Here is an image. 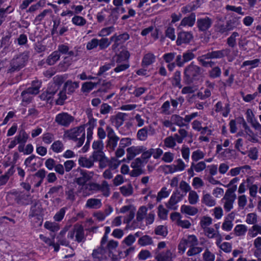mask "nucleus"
Segmentation results:
<instances>
[{
  "instance_id": "f257e3e1",
  "label": "nucleus",
  "mask_w": 261,
  "mask_h": 261,
  "mask_svg": "<svg viewBox=\"0 0 261 261\" xmlns=\"http://www.w3.org/2000/svg\"><path fill=\"white\" fill-rule=\"evenodd\" d=\"M166 247V243L162 241L158 243L157 247L153 251L154 258L156 261H174L176 257L174 249H167L162 250Z\"/></svg>"
},
{
  "instance_id": "f03ea898",
  "label": "nucleus",
  "mask_w": 261,
  "mask_h": 261,
  "mask_svg": "<svg viewBox=\"0 0 261 261\" xmlns=\"http://www.w3.org/2000/svg\"><path fill=\"white\" fill-rule=\"evenodd\" d=\"M202 73V69L192 62L184 69V80L186 84L193 83L194 82L198 81Z\"/></svg>"
},
{
  "instance_id": "7ed1b4c3",
  "label": "nucleus",
  "mask_w": 261,
  "mask_h": 261,
  "mask_svg": "<svg viewBox=\"0 0 261 261\" xmlns=\"http://www.w3.org/2000/svg\"><path fill=\"white\" fill-rule=\"evenodd\" d=\"M254 182V178L253 176H249L245 180H243L239 187L238 193L244 194L248 189L250 197L253 199L256 198L257 196V192H259V187Z\"/></svg>"
},
{
  "instance_id": "20e7f679",
  "label": "nucleus",
  "mask_w": 261,
  "mask_h": 261,
  "mask_svg": "<svg viewBox=\"0 0 261 261\" xmlns=\"http://www.w3.org/2000/svg\"><path fill=\"white\" fill-rule=\"evenodd\" d=\"M114 247H102L100 243V247L93 251L92 255L94 261H114Z\"/></svg>"
},
{
  "instance_id": "39448f33",
  "label": "nucleus",
  "mask_w": 261,
  "mask_h": 261,
  "mask_svg": "<svg viewBox=\"0 0 261 261\" xmlns=\"http://www.w3.org/2000/svg\"><path fill=\"white\" fill-rule=\"evenodd\" d=\"M29 58L28 52H24L14 58L10 62V67L7 70V73H12L15 71H19L25 66Z\"/></svg>"
},
{
  "instance_id": "423d86ee",
  "label": "nucleus",
  "mask_w": 261,
  "mask_h": 261,
  "mask_svg": "<svg viewBox=\"0 0 261 261\" xmlns=\"http://www.w3.org/2000/svg\"><path fill=\"white\" fill-rule=\"evenodd\" d=\"M198 245V240L195 235H186L179 241L178 245V253L182 254L185 252L187 248L197 246Z\"/></svg>"
},
{
  "instance_id": "0eeeda50",
  "label": "nucleus",
  "mask_w": 261,
  "mask_h": 261,
  "mask_svg": "<svg viewBox=\"0 0 261 261\" xmlns=\"http://www.w3.org/2000/svg\"><path fill=\"white\" fill-rule=\"evenodd\" d=\"M234 192L235 188H228L221 199L224 209L227 212L230 211L233 207V203L236 199Z\"/></svg>"
},
{
  "instance_id": "6e6552de",
  "label": "nucleus",
  "mask_w": 261,
  "mask_h": 261,
  "mask_svg": "<svg viewBox=\"0 0 261 261\" xmlns=\"http://www.w3.org/2000/svg\"><path fill=\"white\" fill-rule=\"evenodd\" d=\"M86 189L92 191H100L103 192L105 196H108L109 195V185L108 182L106 180H103L101 185L91 182L86 185Z\"/></svg>"
},
{
  "instance_id": "1a4fd4ad",
  "label": "nucleus",
  "mask_w": 261,
  "mask_h": 261,
  "mask_svg": "<svg viewBox=\"0 0 261 261\" xmlns=\"http://www.w3.org/2000/svg\"><path fill=\"white\" fill-rule=\"evenodd\" d=\"M213 19L209 17L205 16L198 18L197 20V26L199 31L205 32L212 25Z\"/></svg>"
},
{
  "instance_id": "9d476101",
  "label": "nucleus",
  "mask_w": 261,
  "mask_h": 261,
  "mask_svg": "<svg viewBox=\"0 0 261 261\" xmlns=\"http://www.w3.org/2000/svg\"><path fill=\"white\" fill-rule=\"evenodd\" d=\"M74 119L73 116L68 113L63 112L56 116L55 121L59 125L67 127L73 121Z\"/></svg>"
},
{
  "instance_id": "9b49d317",
  "label": "nucleus",
  "mask_w": 261,
  "mask_h": 261,
  "mask_svg": "<svg viewBox=\"0 0 261 261\" xmlns=\"http://www.w3.org/2000/svg\"><path fill=\"white\" fill-rule=\"evenodd\" d=\"M85 133V125H81L79 127H74L66 132L67 137L74 141H77L78 140L77 137L80 136L81 134V136H84Z\"/></svg>"
},
{
  "instance_id": "f8f14e48",
  "label": "nucleus",
  "mask_w": 261,
  "mask_h": 261,
  "mask_svg": "<svg viewBox=\"0 0 261 261\" xmlns=\"http://www.w3.org/2000/svg\"><path fill=\"white\" fill-rule=\"evenodd\" d=\"M182 197V196L180 195L179 192L173 193L168 202L166 204L167 207L170 210H177V204L181 200Z\"/></svg>"
},
{
  "instance_id": "ddd939ff",
  "label": "nucleus",
  "mask_w": 261,
  "mask_h": 261,
  "mask_svg": "<svg viewBox=\"0 0 261 261\" xmlns=\"http://www.w3.org/2000/svg\"><path fill=\"white\" fill-rule=\"evenodd\" d=\"M193 37V35L191 32H180L177 35L176 44L181 45L182 44H188L192 40Z\"/></svg>"
},
{
  "instance_id": "4468645a",
  "label": "nucleus",
  "mask_w": 261,
  "mask_h": 261,
  "mask_svg": "<svg viewBox=\"0 0 261 261\" xmlns=\"http://www.w3.org/2000/svg\"><path fill=\"white\" fill-rule=\"evenodd\" d=\"M230 106L229 102L225 103L223 107L222 102L219 101L215 105V111L217 113L221 112L223 117H226L230 112Z\"/></svg>"
},
{
  "instance_id": "2eb2a0df",
  "label": "nucleus",
  "mask_w": 261,
  "mask_h": 261,
  "mask_svg": "<svg viewBox=\"0 0 261 261\" xmlns=\"http://www.w3.org/2000/svg\"><path fill=\"white\" fill-rule=\"evenodd\" d=\"M241 17L232 15L226 20V23L229 31H232L235 29H240L242 27Z\"/></svg>"
},
{
  "instance_id": "dca6fc26",
  "label": "nucleus",
  "mask_w": 261,
  "mask_h": 261,
  "mask_svg": "<svg viewBox=\"0 0 261 261\" xmlns=\"http://www.w3.org/2000/svg\"><path fill=\"white\" fill-rule=\"evenodd\" d=\"M146 150L143 146H133L127 149V158L128 160H132L135 156L142 153Z\"/></svg>"
},
{
  "instance_id": "f3484780",
  "label": "nucleus",
  "mask_w": 261,
  "mask_h": 261,
  "mask_svg": "<svg viewBox=\"0 0 261 261\" xmlns=\"http://www.w3.org/2000/svg\"><path fill=\"white\" fill-rule=\"evenodd\" d=\"M243 127L245 130V134L243 135L245 138L252 143H257L259 142L256 135L254 133L245 122L243 124Z\"/></svg>"
},
{
  "instance_id": "a211bd4d",
  "label": "nucleus",
  "mask_w": 261,
  "mask_h": 261,
  "mask_svg": "<svg viewBox=\"0 0 261 261\" xmlns=\"http://www.w3.org/2000/svg\"><path fill=\"white\" fill-rule=\"evenodd\" d=\"M246 117L248 122L250 123L254 128L261 127V124L255 118V115L251 109H248L247 110Z\"/></svg>"
},
{
  "instance_id": "6ab92c4d",
  "label": "nucleus",
  "mask_w": 261,
  "mask_h": 261,
  "mask_svg": "<svg viewBox=\"0 0 261 261\" xmlns=\"http://www.w3.org/2000/svg\"><path fill=\"white\" fill-rule=\"evenodd\" d=\"M120 49V50H119V53L116 54L117 59L116 62L129 63L128 59L129 58L130 55L128 51L127 50V49L123 46H121Z\"/></svg>"
},
{
  "instance_id": "aec40b11",
  "label": "nucleus",
  "mask_w": 261,
  "mask_h": 261,
  "mask_svg": "<svg viewBox=\"0 0 261 261\" xmlns=\"http://www.w3.org/2000/svg\"><path fill=\"white\" fill-rule=\"evenodd\" d=\"M196 21V15L194 13H192L187 17H185L180 21L179 27H192Z\"/></svg>"
},
{
  "instance_id": "412c9836",
  "label": "nucleus",
  "mask_w": 261,
  "mask_h": 261,
  "mask_svg": "<svg viewBox=\"0 0 261 261\" xmlns=\"http://www.w3.org/2000/svg\"><path fill=\"white\" fill-rule=\"evenodd\" d=\"M81 176L76 178V182L80 186H84L86 182L90 180L92 177L93 173L90 172L88 173L86 171L80 169Z\"/></svg>"
},
{
  "instance_id": "4be33fe9",
  "label": "nucleus",
  "mask_w": 261,
  "mask_h": 261,
  "mask_svg": "<svg viewBox=\"0 0 261 261\" xmlns=\"http://www.w3.org/2000/svg\"><path fill=\"white\" fill-rule=\"evenodd\" d=\"M110 227L107 226L105 227V233L100 242L102 247L104 246L105 248L107 247V248H109L114 247V241L113 240H108V235L110 233Z\"/></svg>"
},
{
  "instance_id": "5701e85b",
  "label": "nucleus",
  "mask_w": 261,
  "mask_h": 261,
  "mask_svg": "<svg viewBox=\"0 0 261 261\" xmlns=\"http://www.w3.org/2000/svg\"><path fill=\"white\" fill-rule=\"evenodd\" d=\"M201 202L208 207L214 206L216 204L215 199L208 193L203 191Z\"/></svg>"
},
{
  "instance_id": "b1692460",
  "label": "nucleus",
  "mask_w": 261,
  "mask_h": 261,
  "mask_svg": "<svg viewBox=\"0 0 261 261\" xmlns=\"http://www.w3.org/2000/svg\"><path fill=\"white\" fill-rule=\"evenodd\" d=\"M155 61V56L151 53L145 54L142 58L141 65L143 67H147Z\"/></svg>"
},
{
  "instance_id": "393cba45",
  "label": "nucleus",
  "mask_w": 261,
  "mask_h": 261,
  "mask_svg": "<svg viewBox=\"0 0 261 261\" xmlns=\"http://www.w3.org/2000/svg\"><path fill=\"white\" fill-rule=\"evenodd\" d=\"M75 241L78 243L84 242L86 240L83 226L77 224H75Z\"/></svg>"
},
{
  "instance_id": "a878e982",
  "label": "nucleus",
  "mask_w": 261,
  "mask_h": 261,
  "mask_svg": "<svg viewBox=\"0 0 261 261\" xmlns=\"http://www.w3.org/2000/svg\"><path fill=\"white\" fill-rule=\"evenodd\" d=\"M180 212L182 214L193 216L198 213V209L190 205L183 204L181 206Z\"/></svg>"
},
{
  "instance_id": "bb28decb",
  "label": "nucleus",
  "mask_w": 261,
  "mask_h": 261,
  "mask_svg": "<svg viewBox=\"0 0 261 261\" xmlns=\"http://www.w3.org/2000/svg\"><path fill=\"white\" fill-rule=\"evenodd\" d=\"M230 52L231 50L228 48H224L221 50L212 51L213 58L221 59L225 57H228Z\"/></svg>"
},
{
  "instance_id": "cd10ccee",
  "label": "nucleus",
  "mask_w": 261,
  "mask_h": 261,
  "mask_svg": "<svg viewBox=\"0 0 261 261\" xmlns=\"http://www.w3.org/2000/svg\"><path fill=\"white\" fill-rule=\"evenodd\" d=\"M138 244L141 246L154 245L152 238L148 235H144L141 237L138 241Z\"/></svg>"
},
{
  "instance_id": "c85d7f7f",
  "label": "nucleus",
  "mask_w": 261,
  "mask_h": 261,
  "mask_svg": "<svg viewBox=\"0 0 261 261\" xmlns=\"http://www.w3.org/2000/svg\"><path fill=\"white\" fill-rule=\"evenodd\" d=\"M107 131L108 132V137L109 140L107 145V147H109L112 150H114V134L113 129L110 127H107Z\"/></svg>"
},
{
  "instance_id": "c756f323",
  "label": "nucleus",
  "mask_w": 261,
  "mask_h": 261,
  "mask_svg": "<svg viewBox=\"0 0 261 261\" xmlns=\"http://www.w3.org/2000/svg\"><path fill=\"white\" fill-rule=\"evenodd\" d=\"M79 87V83L76 82H72L71 81H67L64 85V90H66V89H68V94H71L73 93L75 91V89Z\"/></svg>"
},
{
  "instance_id": "7c9ffc66",
  "label": "nucleus",
  "mask_w": 261,
  "mask_h": 261,
  "mask_svg": "<svg viewBox=\"0 0 261 261\" xmlns=\"http://www.w3.org/2000/svg\"><path fill=\"white\" fill-rule=\"evenodd\" d=\"M221 74V69L218 66H214L208 71L209 77L213 79L220 77Z\"/></svg>"
},
{
  "instance_id": "2f4dec72",
  "label": "nucleus",
  "mask_w": 261,
  "mask_h": 261,
  "mask_svg": "<svg viewBox=\"0 0 261 261\" xmlns=\"http://www.w3.org/2000/svg\"><path fill=\"white\" fill-rule=\"evenodd\" d=\"M102 204L100 199L91 198L87 201L86 206L89 208H98Z\"/></svg>"
},
{
  "instance_id": "473e14b6",
  "label": "nucleus",
  "mask_w": 261,
  "mask_h": 261,
  "mask_svg": "<svg viewBox=\"0 0 261 261\" xmlns=\"http://www.w3.org/2000/svg\"><path fill=\"white\" fill-rule=\"evenodd\" d=\"M63 187L61 185H58L57 186H54L50 188L48 192V194L50 196L54 195L57 196L58 195H63Z\"/></svg>"
},
{
  "instance_id": "72a5a7b5",
  "label": "nucleus",
  "mask_w": 261,
  "mask_h": 261,
  "mask_svg": "<svg viewBox=\"0 0 261 261\" xmlns=\"http://www.w3.org/2000/svg\"><path fill=\"white\" fill-rule=\"evenodd\" d=\"M29 138V135L24 129H21L15 137L18 144L25 143Z\"/></svg>"
},
{
  "instance_id": "f704fd0d",
  "label": "nucleus",
  "mask_w": 261,
  "mask_h": 261,
  "mask_svg": "<svg viewBox=\"0 0 261 261\" xmlns=\"http://www.w3.org/2000/svg\"><path fill=\"white\" fill-rule=\"evenodd\" d=\"M239 36L237 32H233L231 35L227 39L226 43L229 47L234 48L237 45L236 38Z\"/></svg>"
},
{
  "instance_id": "c9c22d12",
  "label": "nucleus",
  "mask_w": 261,
  "mask_h": 261,
  "mask_svg": "<svg viewBox=\"0 0 261 261\" xmlns=\"http://www.w3.org/2000/svg\"><path fill=\"white\" fill-rule=\"evenodd\" d=\"M188 199L191 205H195L199 201V197L196 191L192 190L189 193Z\"/></svg>"
},
{
  "instance_id": "e433bc0d",
  "label": "nucleus",
  "mask_w": 261,
  "mask_h": 261,
  "mask_svg": "<svg viewBox=\"0 0 261 261\" xmlns=\"http://www.w3.org/2000/svg\"><path fill=\"white\" fill-rule=\"evenodd\" d=\"M260 63V60L259 59H255L252 60H247L244 61L242 65L241 68L247 66H249V69H251L259 66Z\"/></svg>"
},
{
  "instance_id": "4c0bfd02",
  "label": "nucleus",
  "mask_w": 261,
  "mask_h": 261,
  "mask_svg": "<svg viewBox=\"0 0 261 261\" xmlns=\"http://www.w3.org/2000/svg\"><path fill=\"white\" fill-rule=\"evenodd\" d=\"M174 163L175 164H172V166L175 172L182 171L185 170L186 166L181 159L175 160Z\"/></svg>"
},
{
  "instance_id": "58836bf2",
  "label": "nucleus",
  "mask_w": 261,
  "mask_h": 261,
  "mask_svg": "<svg viewBox=\"0 0 261 261\" xmlns=\"http://www.w3.org/2000/svg\"><path fill=\"white\" fill-rule=\"evenodd\" d=\"M247 230V226L243 224H238L234 228V232L236 236L245 235Z\"/></svg>"
},
{
  "instance_id": "ea45409f",
  "label": "nucleus",
  "mask_w": 261,
  "mask_h": 261,
  "mask_svg": "<svg viewBox=\"0 0 261 261\" xmlns=\"http://www.w3.org/2000/svg\"><path fill=\"white\" fill-rule=\"evenodd\" d=\"M39 86H35L34 82L33 83V86L28 88L27 89L23 90L21 94V96L24 94H37L39 92Z\"/></svg>"
},
{
  "instance_id": "a19ab883",
  "label": "nucleus",
  "mask_w": 261,
  "mask_h": 261,
  "mask_svg": "<svg viewBox=\"0 0 261 261\" xmlns=\"http://www.w3.org/2000/svg\"><path fill=\"white\" fill-rule=\"evenodd\" d=\"M212 218L209 216H205L202 217L200 221V226L204 230L209 228L208 226L212 223Z\"/></svg>"
},
{
  "instance_id": "79ce46f5",
  "label": "nucleus",
  "mask_w": 261,
  "mask_h": 261,
  "mask_svg": "<svg viewBox=\"0 0 261 261\" xmlns=\"http://www.w3.org/2000/svg\"><path fill=\"white\" fill-rule=\"evenodd\" d=\"M59 58L60 53L58 51H55L48 56L46 62L48 65H53L55 64Z\"/></svg>"
},
{
  "instance_id": "37998d69",
  "label": "nucleus",
  "mask_w": 261,
  "mask_h": 261,
  "mask_svg": "<svg viewBox=\"0 0 261 261\" xmlns=\"http://www.w3.org/2000/svg\"><path fill=\"white\" fill-rule=\"evenodd\" d=\"M148 127H144L139 129L137 134V137L138 140L140 141H145L148 137Z\"/></svg>"
},
{
  "instance_id": "c03bdc74",
  "label": "nucleus",
  "mask_w": 261,
  "mask_h": 261,
  "mask_svg": "<svg viewBox=\"0 0 261 261\" xmlns=\"http://www.w3.org/2000/svg\"><path fill=\"white\" fill-rule=\"evenodd\" d=\"M51 13L52 10L51 9H45L43 10L41 13H40L35 17L34 20V23L36 24H39L47 14Z\"/></svg>"
},
{
  "instance_id": "a18cd8bd",
  "label": "nucleus",
  "mask_w": 261,
  "mask_h": 261,
  "mask_svg": "<svg viewBox=\"0 0 261 261\" xmlns=\"http://www.w3.org/2000/svg\"><path fill=\"white\" fill-rule=\"evenodd\" d=\"M171 121H172L176 125L180 127H183L186 125L185 123L184 118H182L178 115H172Z\"/></svg>"
},
{
  "instance_id": "49530a36",
  "label": "nucleus",
  "mask_w": 261,
  "mask_h": 261,
  "mask_svg": "<svg viewBox=\"0 0 261 261\" xmlns=\"http://www.w3.org/2000/svg\"><path fill=\"white\" fill-rule=\"evenodd\" d=\"M180 81V72L179 71H176L174 72V76L172 82L173 86L179 88H181L182 85H181Z\"/></svg>"
},
{
  "instance_id": "de8ad7c7",
  "label": "nucleus",
  "mask_w": 261,
  "mask_h": 261,
  "mask_svg": "<svg viewBox=\"0 0 261 261\" xmlns=\"http://www.w3.org/2000/svg\"><path fill=\"white\" fill-rule=\"evenodd\" d=\"M164 146L169 148H173L176 145V142L173 137L170 136L166 137L164 140Z\"/></svg>"
},
{
  "instance_id": "09e8293b",
  "label": "nucleus",
  "mask_w": 261,
  "mask_h": 261,
  "mask_svg": "<svg viewBox=\"0 0 261 261\" xmlns=\"http://www.w3.org/2000/svg\"><path fill=\"white\" fill-rule=\"evenodd\" d=\"M147 208L145 206H141L137 213L136 219L138 221L141 222L144 218L146 215Z\"/></svg>"
},
{
  "instance_id": "8fccbe9b",
  "label": "nucleus",
  "mask_w": 261,
  "mask_h": 261,
  "mask_svg": "<svg viewBox=\"0 0 261 261\" xmlns=\"http://www.w3.org/2000/svg\"><path fill=\"white\" fill-rule=\"evenodd\" d=\"M38 202L35 201L32 205L30 210V212L29 215L30 218H32L36 216H38L40 213V208L39 206H37Z\"/></svg>"
},
{
  "instance_id": "3c124183",
  "label": "nucleus",
  "mask_w": 261,
  "mask_h": 261,
  "mask_svg": "<svg viewBox=\"0 0 261 261\" xmlns=\"http://www.w3.org/2000/svg\"><path fill=\"white\" fill-rule=\"evenodd\" d=\"M79 163L80 166L88 168L94 165L93 161H91L90 159L84 157H81L79 159Z\"/></svg>"
},
{
  "instance_id": "603ef678",
  "label": "nucleus",
  "mask_w": 261,
  "mask_h": 261,
  "mask_svg": "<svg viewBox=\"0 0 261 261\" xmlns=\"http://www.w3.org/2000/svg\"><path fill=\"white\" fill-rule=\"evenodd\" d=\"M50 148L55 152H61L63 150L64 145L61 141H56L51 145Z\"/></svg>"
},
{
  "instance_id": "864d4df0",
  "label": "nucleus",
  "mask_w": 261,
  "mask_h": 261,
  "mask_svg": "<svg viewBox=\"0 0 261 261\" xmlns=\"http://www.w3.org/2000/svg\"><path fill=\"white\" fill-rule=\"evenodd\" d=\"M99 83H93L91 82H85L84 83L82 87V91L83 92L89 93L91 90H92L94 87Z\"/></svg>"
},
{
  "instance_id": "5fc2aeb1",
  "label": "nucleus",
  "mask_w": 261,
  "mask_h": 261,
  "mask_svg": "<svg viewBox=\"0 0 261 261\" xmlns=\"http://www.w3.org/2000/svg\"><path fill=\"white\" fill-rule=\"evenodd\" d=\"M205 156V153L201 150L197 149L192 152V159L194 162H197L203 159Z\"/></svg>"
},
{
  "instance_id": "6e6d98bb",
  "label": "nucleus",
  "mask_w": 261,
  "mask_h": 261,
  "mask_svg": "<svg viewBox=\"0 0 261 261\" xmlns=\"http://www.w3.org/2000/svg\"><path fill=\"white\" fill-rule=\"evenodd\" d=\"M154 233L156 235L165 237L168 234L167 228L164 225H159L155 228Z\"/></svg>"
},
{
  "instance_id": "4d7b16f0",
  "label": "nucleus",
  "mask_w": 261,
  "mask_h": 261,
  "mask_svg": "<svg viewBox=\"0 0 261 261\" xmlns=\"http://www.w3.org/2000/svg\"><path fill=\"white\" fill-rule=\"evenodd\" d=\"M120 190L122 194L124 196H130L133 192V187L130 185L121 187Z\"/></svg>"
},
{
  "instance_id": "13d9d810",
  "label": "nucleus",
  "mask_w": 261,
  "mask_h": 261,
  "mask_svg": "<svg viewBox=\"0 0 261 261\" xmlns=\"http://www.w3.org/2000/svg\"><path fill=\"white\" fill-rule=\"evenodd\" d=\"M44 227L53 232L57 231L59 229V226L58 223L49 221H47L45 223Z\"/></svg>"
},
{
  "instance_id": "bf43d9fd",
  "label": "nucleus",
  "mask_w": 261,
  "mask_h": 261,
  "mask_svg": "<svg viewBox=\"0 0 261 261\" xmlns=\"http://www.w3.org/2000/svg\"><path fill=\"white\" fill-rule=\"evenodd\" d=\"M165 36L172 41L175 40L176 38L175 29L172 27H168L165 31Z\"/></svg>"
},
{
  "instance_id": "052dcab7",
  "label": "nucleus",
  "mask_w": 261,
  "mask_h": 261,
  "mask_svg": "<svg viewBox=\"0 0 261 261\" xmlns=\"http://www.w3.org/2000/svg\"><path fill=\"white\" fill-rule=\"evenodd\" d=\"M59 98L56 100V103L57 105L62 106L64 103V101L67 98V96L66 95V90H63L60 91L58 94Z\"/></svg>"
},
{
  "instance_id": "680f3d73",
  "label": "nucleus",
  "mask_w": 261,
  "mask_h": 261,
  "mask_svg": "<svg viewBox=\"0 0 261 261\" xmlns=\"http://www.w3.org/2000/svg\"><path fill=\"white\" fill-rule=\"evenodd\" d=\"M192 163V167H194V170L197 172H200L203 171L206 167V164L204 161H200L196 164Z\"/></svg>"
},
{
  "instance_id": "e2e57ef3",
  "label": "nucleus",
  "mask_w": 261,
  "mask_h": 261,
  "mask_svg": "<svg viewBox=\"0 0 261 261\" xmlns=\"http://www.w3.org/2000/svg\"><path fill=\"white\" fill-rule=\"evenodd\" d=\"M202 251V248L197 247V246H193L189 248V249L187 252V254L189 256H191L199 254Z\"/></svg>"
},
{
  "instance_id": "0e129e2a",
  "label": "nucleus",
  "mask_w": 261,
  "mask_h": 261,
  "mask_svg": "<svg viewBox=\"0 0 261 261\" xmlns=\"http://www.w3.org/2000/svg\"><path fill=\"white\" fill-rule=\"evenodd\" d=\"M115 72H119L125 70L129 67V64L127 62H116Z\"/></svg>"
},
{
  "instance_id": "69168bd1",
  "label": "nucleus",
  "mask_w": 261,
  "mask_h": 261,
  "mask_svg": "<svg viewBox=\"0 0 261 261\" xmlns=\"http://www.w3.org/2000/svg\"><path fill=\"white\" fill-rule=\"evenodd\" d=\"M151 257L150 252L148 250H142L138 255V258L141 260H144Z\"/></svg>"
},
{
  "instance_id": "338daca9",
  "label": "nucleus",
  "mask_w": 261,
  "mask_h": 261,
  "mask_svg": "<svg viewBox=\"0 0 261 261\" xmlns=\"http://www.w3.org/2000/svg\"><path fill=\"white\" fill-rule=\"evenodd\" d=\"M129 38V36L127 33H124L117 36H115V44L123 43Z\"/></svg>"
},
{
  "instance_id": "774afa93",
  "label": "nucleus",
  "mask_w": 261,
  "mask_h": 261,
  "mask_svg": "<svg viewBox=\"0 0 261 261\" xmlns=\"http://www.w3.org/2000/svg\"><path fill=\"white\" fill-rule=\"evenodd\" d=\"M170 194V192L167 190L166 187H163L158 194L156 200L160 201L162 199L167 197Z\"/></svg>"
}]
</instances>
